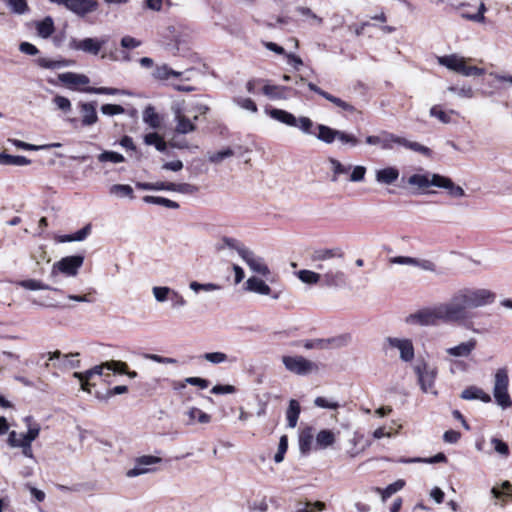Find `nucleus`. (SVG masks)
I'll use <instances>...</instances> for the list:
<instances>
[{
	"label": "nucleus",
	"instance_id": "nucleus-36",
	"mask_svg": "<svg viewBox=\"0 0 512 512\" xmlns=\"http://www.w3.org/2000/svg\"><path fill=\"white\" fill-rule=\"evenodd\" d=\"M186 414L189 417L188 425L194 424L195 422L206 424L211 421V416L209 414L196 407L190 408Z\"/></svg>",
	"mask_w": 512,
	"mask_h": 512
},
{
	"label": "nucleus",
	"instance_id": "nucleus-3",
	"mask_svg": "<svg viewBox=\"0 0 512 512\" xmlns=\"http://www.w3.org/2000/svg\"><path fill=\"white\" fill-rule=\"evenodd\" d=\"M438 63L441 66L466 77L482 76L485 74V69L468 65L466 59L457 54L440 56L438 57Z\"/></svg>",
	"mask_w": 512,
	"mask_h": 512
},
{
	"label": "nucleus",
	"instance_id": "nucleus-44",
	"mask_svg": "<svg viewBox=\"0 0 512 512\" xmlns=\"http://www.w3.org/2000/svg\"><path fill=\"white\" fill-rule=\"evenodd\" d=\"M313 441L312 428L304 429L299 435V448L303 454H307L311 449Z\"/></svg>",
	"mask_w": 512,
	"mask_h": 512
},
{
	"label": "nucleus",
	"instance_id": "nucleus-1",
	"mask_svg": "<svg viewBox=\"0 0 512 512\" xmlns=\"http://www.w3.org/2000/svg\"><path fill=\"white\" fill-rule=\"evenodd\" d=\"M495 299L496 294L486 288H460L452 294L449 301L440 303L444 322L461 324L473 332H478L473 327L470 310L490 305Z\"/></svg>",
	"mask_w": 512,
	"mask_h": 512
},
{
	"label": "nucleus",
	"instance_id": "nucleus-54",
	"mask_svg": "<svg viewBox=\"0 0 512 512\" xmlns=\"http://www.w3.org/2000/svg\"><path fill=\"white\" fill-rule=\"evenodd\" d=\"M172 290L173 289L168 286H155L152 288V293L157 302L163 303L170 299Z\"/></svg>",
	"mask_w": 512,
	"mask_h": 512
},
{
	"label": "nucleus",
	"instance_id": "nucleus-60",
	"mask_svg": "<svg viewBox=\"0 0 512 512\" xmlns=\"http://www.w3.org/2000/svg\"><path fill=\"white\" fill-rule=\"evenodd\" d=\"M295 127L299 128L304 134H315L314 131L312 130L314 127V123L309 117L301 116L297 118V125Z\"/></svg>",
	"mask_w": 512,
	"mask_h": 512
},
{
	"label": "nucleus",
	"instance_id": "nucleus-5",
	"mask_svg": "<svg viewBox=\"0 0 512 512\" xmlns=\"http://www.w3.org/2000/svg\"><path fill=\"white\" fill-rule=\"evenodd\" d=\"M414 371L417 374L421 390L424 393L437 395V391L434 389V384L437 377V368L422 361L414 366Z\"/></svg>",
	"mask_w": 512,
	"mask_h": 512
},
{
	"label": "nucleus",
	"instance_id": "nucleus-19",
	"mask_svg": "<svg viewBox=\"0 0 512 512\" xmlns=\"http://www.w3.org/2000/svg\"><path fill=\"white\" fill-rule=\"evenodd\" d=\"M58 80L70 89H75L78 85H87L90 83L88 76L74 72H65L58 75Z\"/></svg>",
	"mask_w": 512,
	"mask_h": 512
},
{
	"label": "nucleus",
	"instance_id": "nucleus-52",
	"mask_svg": "<svg viewBox=\"0 0 512 512\" xmlns=\"http://www.w3.org/2000/svg\"><path fill=\"white\" fill-rule=\"evenodd\" d=\"M351 340V336L349 334H342L336 337L324 339L326 348H341L348 345Z\"/></svg>",
	"mask_w": 512,
	"mask_h": 512
},
{
	"label": "nucleus",
	"instance_id": "nucleus-11",
	"mask_svg": "<svg viewBox=\"0 0 512 512\" xmlns=\"http://www.w3.org/2000/svg\"><path fill=\"white\" fill-rule=\"evenodd\" d=\"M162 461L160 457L153 455H143L135 460V465L132 469L126 472V476L129 478L137 477L149 472L154 471L150 466L158 464Z\"/></svg>",
	"mask_w": 512,
	"mask_h": 512
},
{
	"label": "nucleus",
	"instance_id": "nucleus-48",
	"mask_svg": "<svg viewBox=\"0 0 512 512\" xmlns=\"http://www.w3.org/2000/svg\"><path fill=\"white\" fill-rule=\"evenodd\" d=\"M19 285L27 290H52V291H59V289L51 287L49 285L44 284L43 282L35 279H27L22 280L19 282Z\"/></svg>",
	"mask_w": 512,
	"mask_h": 512
},
{
	"label": "nucleus",
	"instance_id": "nucleus-4",
	"mask_svg": "<svg viewBox=\"0 0 512 512\" xmlns=\"http://www.w3.org/2000/svg\"><path fill=\"white\" fill-rule=\"evenodd\" d=\"M509 377L505 368H499L494 375L493 397L496 404L503 410L512 407V399L508 392Z\"/></svg>",
	"mask_w": 512,
	"mask_h": 512
},
{
	"label": "nucleus",
	"instance_id": "nucleus-37",
	"mask_svg": "<svg viewBox=\"0 0 512 512\" xmlns=\"http://www.w3.org/2000/svg\"><path fill=\"white\" fill-rule=\"evenodd\" d=\"M24 422L28 427V431L25 434H21L22 440L33 442L39 436L40 425L36 422H33V418L31 416L25 417Z\"/></svg>",
	"mask_w": 512,
	"mask_h": 512
},
{
	"label": "nucleus",
	"instance_id": "nucleus-46",
	"mask_svg": "<svg viewBox=\"0 0 512 512\" xmlns=\"http://www.w3.org/2000/svg\"><path fill=\"white\" fill-rule=\"evenodd\" d=\"M337 140L346 147L355 148L360 144V139L353 133L339 130Z\"/></svg>",
	"mask_w": 512,
	"mask_h": 512
},
{
	"label": "nucleus",
	"instance_id": "nucleus-7",
	"mask_svg": "<svg viewBox=\"0 0 512 512\" xmlns=\"http://www.w3.org/2000/svg\"><path fill=\"white\" fill-rule=\"evenodd\" d=\"M441 305L438 304L434 308H426L410 314L406 318V323L417 324L421 326H430L437 324L438 321L444 322V316L441 313Z\"/></svg>",
	"mask_w": 512,
	"mask_h": 512
},
{
	"label": "nucleus",
	"instance_id": "nucleus-15",
	"mask_svg": "<svg viewBox=\"0 0 512 512\" xmlns=\"http://www.w3.org/2000/svg\"><path fill=\"white\" fill-rule=\"evenodd\" d=\"M386 341L391 347L400 351V358L404 362H410L414 358V347L410 339L388 337Z\"/></svg>",
	"mask_w": 512,
	"mask_h": 512
},
{
	"label": "nucleus",
	"instance_id": "nucleus-35",
	"mask_svg": "<svg viewBox=\"0 0 512 512\" xmlns=\"http://www.w3.org/2000/svg\"><path fill=\"white\" fill-rule=\"evenodd\" d=\"M37 64L45 69H59L63 67H69L74 64L73 60L61 59V60H50L47 58L37 59Z\"/></svg>",
	"mask_w": 512,
	"mask_h": 512
},
{
	"label": "nucleus",
	"instance_id": "nucleus-40",
	"mask_svg": "<svg viewBox=\"0 0 512 512\" xmlns=\"http://www.w3.org/2000/svg\"><path fill=\"white\" fill-rule=\"evenodd\" d=\"M109 193L117 198H134L133 188L128 184H114L109 188Z\"/></svg>",
	"mask_w": 512,
	"mask_h": 512
},
{
	"label": "nucleus",
	"instance_id": "nucleus-2",
	"mask_svg": "<svg viewBox=\"0 0 512 512\" xmlns=\"http://www.w3.org/2000/svg\"><path fill=\"white\" fill-rule=\"evenodd\" d=\"M365 143L369 146H376L382 150H392L395 145L403 146L412 151L423 154L426 157H431L432 151L430 148L414 141H409L404 137L398 136L386 130H381L377 135H368L365 138Z\"/></svg>",
	"mask_w": 512,
	"mask_h": 512
},
{
	"label": "nucleus",
	"instance_id": "nucleus-61",
	"mask_svg": "<svg viewBox=\"0 0 512 512\" xmlns=\"http://www.w3.org/2000/svg\"><path fill=\"white\" fill-rule=\"evenodd\" d=\"M233 102L239 106L240 108L250 111L252 113H256L258 111L257 105L255 102L250 98H244V97H235L233 99Z\"/></svg>",
	"mask_w": 512,
	"mask_h": 512
},
{
	"label": "nucleus",
	"instance_id": "nucleus-43",
	"mask_svg": "<svg viewBox=\"0 0 512 512\" xmlns=\"http://www.w3.org/2000/svg\"><path fill=\"white\" fill-rule=\"evenodd\" d=\"M143 201L148 204H154V205H160L164 206L169 209H178L179 204L175 201H172L168 198L161 197V196H144Z\"/></svg>",
	"mask_w": 512,
	"mask_h": 512
},
{
	"label": "nucleus",
	"instance_id": "nucleus-17",
	"mask_svg": "<svg viewBox=\"0 0 512 512\" xmlns=\"http://www.w3.org/2000/svg\"><path fill=\"white\" fill-rule=\"evenodd\" d=\"M307 86H308L309 90H311V91L315 92L316 94L320 95L321 97L325 98L329 102L333 103L335 106L341 108L343 111H347L350 113H354L356 111V108L353 105L324 91L323 89L318 87L316 84L309 82L307 84Z\"/></svg>",
	"mask_w": 512,
	"mask_h": 512
},
{
	"label": "nucleus",
	"instance_id": "nucleus-22",
	"mask_svg": "<svg viewBox=\"0 0 512 512\" xmlns=\"http://www.w3.org/2000/svg\"><path fill=\"white\" fill-rule=\"evenodd\" d=\"M461 398L464 400H480L484 403H490L492 400L488 393L477 386H469L464 389L461 393Z\"/></svg>",
	"mask_w": 512,
	"mask_h": 512
},
{
	"label": "nucleus",
	"instance_id": "nucleus-38",
	"mask_svg": "<svg viewBox=\"0 0 512 512\" xmlns=\"http://www.w3.org/2000/svg\"><path fill=\"white\" fill-rule=\"evenodd\" d=\"M106 366H107L108 371H112L114 373H119V374H126L130 378L137 377V372L129 371L128 365L125 362L111 360V361H108V364Z\"/></svg>",
	"mask_w": 512,
	"mask_h": 512
},
{
	"label": "nucleus",
	"instance_id": "nucleus-16",
	"mask_svg": "<svg viewBox=\"0 0 512 512\" xmlns=\"http://www.w3.org/2000/svg\"><path fill=\"white\" fill-rule=\"evenodd\" d=\"M323 284L330 288L344 287L347 284V276L340 269H327L321 274Z\"/></svg>",
	"mask_w": 512,
	"mask_h": 512
},
{
	"label": "nucleus",
	"instance_id": "nucleus-14",
	"mask_svg": "<svg viewBox=\"0 0 512 512\" xmlns=\"http://www.w3.org/2000/svg\"><path fill=\"white\" fill-rule=\"evenodd\" d=\"M438 178H441V175L436 173L413 174L407 179V183L418 190L424 191L431 186L437 187L436 183L440 182Z\"/></svg>",
	"mask_w": 512,
	"mask_h": 512
},
{
	"label": "nucleus",
	"instance_id": "nucleus-6",
	"mask_svg": "<svg viewBox=\"0 0 512 512\" xmlns=\"http://www.w3.org/2000/svg\"><path fill=\"white\" fill-rule=\"evenodd\" d=\"M83 255L66 256L55 262L52 266L51 277L57 276L59 273L67 277H74L78 274L79 269L84 263Z\"/></svg>",
	"mask_w": 512,
	"mask_h": 512
},
{
	"label": "nucleus",
	"instance_id": "nucleus-57",
	"mask_svg": "<svg viewBox=\"0 0 512 512\" xmlns=\"http://www.w3.org/2000/svg\"><path fill=\"white\" fill-rule=\"evenodd\" d=\"M297 276L303 283L307 284H316L321 279V274L306 269L300 270Z\"/></svg>",
	"mask_w": 512,
	"mask_h": 512
},
{
	"label": "nucleus",
	"instance_id": "nucleus-9",
	"mask_svg": "<svg viewBox=\"0 0 512 512\" xmlns=\"http://www.w3.org/2000/svg\"><path fill=\"white\" fill-rule=\"evenodd\" d=\"M282 362L288 371L297 375H307L316 368L312 361L303 356H283Z\"/></svg>",
	"mask_w": 512,
	"mask_h": 512
},
{
	"label": "nucleus",
	"instance_id": "nucleus-34",
	"mask_svg": "<svg viewBox=\"0 0 512 512\" xmlns=\"http://www.w3.org/2000/svg\"><path fill=\"white\" fill-rule=\"evenodd\" d=\"M37 34L46 39L49 38L55 30L54 21L50 16L45 17L42 21L36 23Z\"/></svg>",
	"mask_w": 512,
	"mask_h": 512
},
{
	"label": "nucleus",
	"instance_id": "nucleus-63",
	"mask_svg": "<svg viewBox=\"0 0 512 512\" xmlns=\"http://www.w3.org/2000/svg\"><path fill=\"white\" fill-rule=\"evenodd\" d=\"M288 449V438L286 435L280 437L278 451L274 455V461L280 463L284 459V455Z\"/></svg>",
	"mask_w": 512,
	"mask_h": 512
},
{
	"label": "nucleus",
	"instance_id": "nucleus-45",
	"mask_svg": "<svg viewBox=\"0 0 512 512\" xmlns=\"http://www.w3.org/2000/svg\"><path fill=\"white\" fill-rule=\"evenodd\" d=\"M288 89L286 87H280L276 85L265 84L262 88V92L272 100L285 98V92Z\"/></svg>",
	"mask_w": 512,
	"mask_h": 512
},
{
	"label": "nucleus",
	"instance_id": "nucleus-49",
	"mask_svg": "<svg viewBox=\"0 0 512 512\" xmlns=\"http://www.w3.org/2000/svg\"><path fill=\"white\" fill-rule=\"evenodd\" d=\"M235 152L232 148L226 147L223 150L217 152H209L207 154L208 161L213 164H220L225 159L234 156Z\"/></svg>",
	"mask_w": 512,
	"mask_h": 512
},
{
	"label": "nucleus",
	"instance_id": "nucleus-56",
	"mask_svg": "<svg viewBox=\"0 0 512 512\" xmlns=\"http://www.w3.org/2000/svg\"><path fill=\"white\" fill-rule=\"evenodd\" d=\"M326 509V504L322 501L315 502H306L304 504H299L295 512H316V511H324Z\"/></svg>",
	"mask_w": 512,
	"mask_h": 512
},
{
	"label": "nucleus",
	"instance_id": "nucleus-62",
	"mask_svg": "<svg viewBox=\"0 0 512 512\" xmlns=\"http://www.w3.org/2000/svg\"><path fill=\"white\" fill-rule=\"evenodd\" d=\"M487 8L483 2L480 3L478 7V11L474 14L469 13H462V17L471 20L478 23H483L485 21L484 13L486 12Z\"/></svg>",
	"mask_w": 512,
	"mask_h": 512
},
{
	"label": "nucleus",
	"instance_id": "nucleus-26",
	"mask_svg": "<svg viewBox=\"0 0 512 512\" xmlns=\"http://www.w3.org/2000/svg\"><path fill=\"white\" fill-rule=\"evenodd\" d=\"M440 180L437 184L438 188H443L448 191V194L453 198H462L465 196V191L462 187L455 185L454 182L446 176L441 175V178H438Z\"/></svg>",
	"mask_w": 512,
	"mask_h": 512
},
{
	"label": "nucleus",
	"instance_id": "nucleus-33",
	"mask_svg": "<svg viewBox=\"0 0 512 512\" xmlns=\"http://www.w3.org/2000/svg\"><path fill=\"white\" fill-rule=\"evenodd\" d=\"M143 141L146 145L154 146L156 150L159 152H165L167 149V143L165 142L163 137L156 132L145 134L143 137Z\"/></svg>",
	"mask_w": 512,
	"mask_h": 512
},
{
	"label": "nucleus",
	"instance_id": "nucleus-53",
	"mask_svg": "<svg viewBox=\"0 0 512 512\" xmlns=\"http://www.w3.org/2000/svg\"><path fill=\"white\" fill-rule=\"evenodd\" d=\"M296 11L302 16H305L309 20L310 25L321 26L323 24V19L308 7L298 6L296 7Z\"/></svg>",
	"mask_w": 512,
	"mask_h": 512
},
{
	"label": "nucleus",
	"instance_id": "nucleus-8",
	"mask_svg": "<svg viewBox=\"0 0 512 512\" xmlns=\"http://www.w3.org/2000/svg\"><path fill=\"white\" fill-rule=\"evenodd\" d=\"M345 253L341 247H333V248H316L310 254V259L315 263V268L318 270H326L327 265L326 261L330 259H340L343 260Z\"/></svg>",
	"mask_w": 512,
	"mask_h": 512
},
{
	"label": "nucleus",
	"instance_id": "nucleus-47",
	"mask_svg": "<svg viewBox=\"0 0 512 512\" xmlns=\"http://www.w3.org/2000/svg\"><path fill=\"white\" fill-rule=\"evenodd\" d=\"M329 163L331 165V169L333 172V175L331 178L332 182H336L340 175L347 174L352 168L351 165L345 166L339 160H337L335 158H329Z\"/></svg>",
	"mask_w": 512,
	"mask_h": 512
},
{
	"label": "nucleus",
	"instance_id": "nucleus-58",
	"mask_svg": "<svg viewBox=\"0 0 512 512\" xmlns=\"http://www.w3.org/2000/svg\"><path fill=\"white\" fill-rule=\"evenodd\" d=\"M98 160L100 162H112V163H122L125 161V158L122 154L115 151H104L98 155Z\"/></svg>",
	"mask_w": 512,
	"mask_h": 512
},
{
	"label": "nucleus",
	"instance_id": "nucleus-28",
	"mask_svg": "<svg viewBox=\"0 0 512 512\" xmlns=\"http://www.w3.org/2000/svg\"><path fill=\"white\" fill-rule=\"evenodd\" d=\"M183 72L173 70L167 64L157 65L152 73L153 78L159 81L168 80L171 77L179 78Z\"/></svg>",
	"mask_w": 512,
	"mask_h": 512
},
{
	"label": "nucleus",
	"instance_id": "nucleus-50",
	"mask_svg": "<svg viewBox=\"0 0 512 512\" xmlns=\"http://www.w3.org/2000/svg\"><path fill=\"white\" fill-rule=\"evenodd\" d=\"M14 14L23 15L29 8L26 0H1Z\"/></svg>",
	"mask_w": 512,
	"mask_h": 512
},
{
	"label": "nucleus",
	"instance_id": "nucleus-12",
	"mask_svg": "<svg viewBox=\"0 0 512 512\" xmlns=\"http://www.w3.org/2000/svg\"><path fill=\"white\" fill-rule=\"evenodd\" d=\"M241 259L248 265L251 271L258 273L264 277L270 274V269L266 265L264 259L257 256L251 249L246 248L241 251Z\"/></svg>",
	"mask_w": 512,
	"mask_h": 512
},
{
	"label": "nucleus",
	"instance_id": "nucleus-42",
	"mask_svg": "<svg viewBox=\"0 0 512 512\" xmlns=\"http://www.w3.org/2000/svg\"><path fill=\"white\" fill-rule=\"evenodd\" d=\"M335 442V434L331 430L323 429L316 435V444L319 448L324 449Z\"/></svg>",
	"mask_w": 512,
	"mask_h": 512
},
{
	"label": "nucleus",
	"instance_id": "nucleus-55",
	"mask_svg": "<svg viewBox=\"0 0 512 512\" xmlns=\"http://www.w3.org/2000/svg\"><path fill=\"white\" fill-rule=\"evenodd\" d=\"M405 485L404 480H397L392 484H389L385 489L377 488V491L382 494V499L386 500L387 498L391 497L393 494L401 490Z\"/></svg>",
	"mask_w": 512,
	"mask_h": 512
},
{
	"label": "nucleus",
	"instance_id": "nucleus-39",
	"mask_svg": "<svg viewBox=\"0 0 512 512\" xmlns=\"http://www.w3.org/2000/svg\"><path fill=\"white\" fill-rule=\"evenodd\" d=\"M143 121L153 129H157L161 125L160 117L151 105L147 106L143 111Z\"/></svg>",
	"mask_w": 512,
	"mask_h": 512
},
{
	"label": "nucleus",
	"instance_id": "nucleus-21",
	"mask_svg": "<svg viewBox=\"0 0 512 512\" xmlns=\"http://www.w3.org/2000/svg\"><path fill=\"white\" fill-rule=\"evenodd\" d=\"M107 364H108V362H105V363H102L101 365H96L93 368H91L83 373H79V372L74 373V376L80 380L81 387L83 390L90 392V390H89L90 378L94 375H102L103 370L104 369L107 370V366H106Z\"/></svg>",
	"mask_w": 512,
	"mask_h": 512
},
{
	"label": "nucleus",
	"instance_id": "nucleus-29",
	"mask_svg": "<svg viewBox=\"0 0 512 512\" xmlns=\"http://www.w3.org/2000/svg\"><path fill=\"white\" fill-rule=\"evenodd\" d=\"M175 121V131L179 134H188L196 130V125L180 111L175 114Z\"/></svg>",
	"mask_w": 512,
	"mask_h": 512
},
{
	"label": "nucleus",
	"instance_id": "nucleus-24",
	"mask_svg": "<svg viewBox=\"0 0 512 512\" xmlns=\"http://www.w3.org/2000/svg\"><path fill=\"white\" fill-rule=\"evenodd\" d=\"M269 116L287 126L294 127L297 125V118L290 112L282 109L273 108L267 111Z\"/></svg>",
	"mask_w": 512,
	"mask_h": 512
},
{
	"label": "nucleus",
	"instance_id": "nucleus-20",
	"mask_svg": "<svg viewBox=\"0 0 512 512\" xmlns=\"http://www.w3.org/2000/svg\"><path fill=\"white\" fill-rule=\"evenodd\" d=\"M476 345L477 340L470 338L466 342H461L454 347L447 348L446 353L453 357H468L475 350Z\"/></svg>",
	"mask_w": 512,
	"mask_h": 512
},
{
	"label": "nucleus",
	"instance_id": "nucleus-27",
	"mask_svg": "<svg viewBox=\"0 0 512 512\" xmlns=\"http://www.w3.org/2000/svg\"><path fill=\"white\" fill-rule=\"evenodd\" d=\"M376 181L381 184L391 185L399 177V170L395 167H386L376 171Z\"/></svg>",
	"mask_w": 512,
	"mask_h": 512
},
{
	"label": "nucleus",
	"instance_id": "nucleus-51",
	"mask_svg": "<svg viewBox=\"0 0 512 512\" xmlns=\"http://www.w3.org/2000/svg\"><path fill=\"white\" fill-rule=\"evenodd\" d=\"M80 91L89 93V94H99V95H118V94H124L123 90H120L118 88H111V87H85L82 88Z\"/></svg>",
	"mask_w": 512,
	"mask_h": 512
},
{
	"label": "nucleus",
	"instance_id": "nucleus-59",
	"mask_svg": "<svg viewBox=\"0 0 512 512\" xmlns=\"http://www.w3.org/2000/svg\"><path fill=\"white\" fill-rule=\"evenodd\" d=\"M189 288L197 293L199 291L211 292L220 290L221 286L215 283H199L197 281H192L189 284Z\"/></svg>",
	"mask_w": 512,
	"mask_h": 512
},
{
	"label": "nucleus",
	"instance_id": "nucleus-18",
	"mask_svg": "<svg viewBox=\"0 0 512 512\" xmlns=\"http://www.w3.org/2000/svg\"><path fill=\"white\" fill-rule=\"evenodd\" d=\"M80 112L82 114L81 125L83 127L92 126L98 121V115L96 112L97 103L93 102H80Z\"/></svg>",
	"mask_w": 512,
	"mask_h": 512
},
{
	"label": "nucleus",
	"instance_id": "nucleus-32",
	"mask_svg": "<svg viewBox=\"0 0 512 512\" xmlns=\"http://www.w3.org/2000/svg\"><path fill=\"white\" fill-rule=\"evenodd\" d=\"M457 112L454 110L445 111L440 105H434L430 108L429 115L438 119L443 124H449L452 122V116L456 115Z\"/></svg>",
	"mask_w": 512,
	"mask_h": 512
},
{
	"label": "nucleus",
	"instance_id": "nucleus-23",
	"mask_svg": "<svg viewBox=\"0 0 512 512\" xmlns=\"http://www.w3.org/2000/svg\"><path fill=\"white\" fill-rule=\"evenodd\" d=\"M316 129L318 133L314 134V136L325 144H332L338 138L339 130L333 129L324 124H317Z\"/></svg>",
	"mask_w": 512,
	"mask_h": 512
},
{
	"label": "nucleus",
	"instance_id": "nucleus-13",
	"mask_svg": "<svg viewBox=\"0 0 512 512\" xmlns=\"http://www.w3.org/2000/svg\"><path fill=\"white\" fill-rule=\"evenodd\" d=\"M245 290L258 295L270 296L272 299H279L282 291H273L261 278L252 276L245 282Z\"/></svg>",
	"mask_w": 512,
	"mask_h": 512
},
{
	"label": "nucleus",
	"instance_id": "nucleus-25",
	"mask_svg": "<svg viewBox=\"0 0 512 512\" xmlns=\"http://www.w3.org/2000/svg\"><path fill=\"white\" fill-rule=\"evenodd\" d=\"M42 357L48 356V361H55L57 360L58 363H54V366H58L59 368H74L78 366V361L74 363L72 360H70L71 356H74L73 354L70 355H62L60 351H54V352H48L47 354H42Z\"/></svg>",
	"mask_w": 512,
	"mask_h": 512
},
{
	"label": "nucleus",
	"instance_id": "nucleus-64",
	"mask_svg": "<svg viewBox=\"0 0 512 512\" xmlns=\"http://www.w3.org/2000/svg\"><path fill=\"white\" fill-rule=\"evenodd\" d=\"M171 308L174 310H178L187 305V300L176 290H172V294L170 296Z\"/></svg>",
	"mask_w": 512,
	"mask_h": 512
},
{
	"label": "nucleus",
	"instance_id": "nucleus-31",
	"mask_svg": "<svg viewBox=\"0 0 512 512\" xmlns=\"http://www.w3.org/2000/svg\"><path fill=\"white\" fill-rule=\"evenodd\" d=\"M30 163L31 160L25 156L0 153V165L26 166Z\"/></svg>",
	"mask_w": 512,
	"mask_h": 512
},
{
	"label": "nucleus",
	"instance_id": "nucleus-10",
	"mask_svg": "<svg viewBox=\"0 0 512 512\" xmlns=\"http://www.w3.org/2000/svg\"><path fill=\"white\" fill-rule=\"evenodd\" d=\"M106 42V38H84L82 40L71 38L68 46L71 50L82 51L91 55H97L100 52L103 45L106 44Z\"/></svg>",
	"mask_w": 512,
	"mask_h": 512
},
{
	"label": "nucleus",
	"instance_id": "nucleus-30",
	"mask_svg": "<svg viewBox=\"0 0 512 512\" xmlns=\"http://www.w3.org/2000/svg\"><path fill=\"white\" fill-rule=\"evenodd\" d=\"M301 412L300 404L297 400L291 399L289 406L286 411L287 426L289 428H295Z\"/></svg>",
	"mask_w": 512,
	"mask_h": 512
},
{
	"label": "nucleus",
	"instance_id": "nucleus-41",
	"mask_svg": "<svg viewBox=\"0 0 512 512\" xmlns=\"http://www.w3.org/2000/svg\"><path fill=\"white\" fill-rule=\"evenodd\" d=\"M203 359L212 363V364H221L225 362H236V357H229L227 354L223 352H207L202 355Z\"/></svg>",
	"mask_w": 512,
	"mask_h": 512
}]
</instances>
